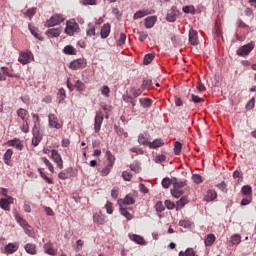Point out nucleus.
Returning <instances> with one entry per match:
<instances>
[{
  "mask_svg": "<svg viewBox=\"0 0 256 256\" xmlns=\"http://www.w3.org/2000/svg\"><path fill=\"white\" fill-rule=\"evenodd\" d=\"M163 145H165V142H163V140L161 139H155L153 142L149 143V148L150 149H157L159 147H163Z\"/></svg>",
  "mask_w": 256,
  "mask_h": 256,
  "instance_id": "nucleus-26",
  "label": "nucleus"
},
{
  "mask_svg": "<svg viewBox=\"0 0 256 256\" xmlns=\"http://www.w3.org/2000/svg\"><path fill=\"white\" fill-rule=\"evenodd\" d=\"M106 157H107V165L108 167H113V165H115V156L113 155V153H111V151H106Z\"/></svg>",
  "mask_w": 256,
  "mask_h": 256,
  "instance_id": "nucleus-29",
  "label": "nucleus"
},
{
  "mask_svg": "<svg viewBox=\"0 0 256 256\" xmlns=\"http://www.w3.org/2000/svg\"><path fill=\"white\" fill-rule=\"evenodd\" d=\"M93 221L97 225H105V215H103V213H101V212L95 213L93 215Z\"/></svg>",
  "mask_w": 256,
  "mask_h": 256,
  "instance_id": "nucleus-16",
  "label": "nucleus"
},
{
  "mask_svg": "<svg viewBox=\"0 0 256 256\" xmlns=\"http://www.w3.org/2000/svg\"><path fill=\"white\" fill-rule=\"evenodd\" d=\"M230 241L232 245H239L241 243V235L239 234H234L231 236Z\"/></svg>",
  "mask_w": 256,
  "mask_h": 256,
  "instance_id": "nucleus-41",
  "label": "nucleus"
},
{
  "mask_svg": "<svg viewBox=\"0 0 256 256\" xmlns=\"http://www.w3.org/2000/svg\"><path fill=\"white\" fill-rule=\"evenodd\" d=\"M101 91V95H103V97L109 98V93H111V89H109V86L104 85L101 87L100 89Z\"/></svg>",
  "mask_w": 256,
  "mask_h": 256,
  "instance_id": "nucleus-42",
  "label": "nucleus"
},
{
  "mask_svg": "<svg viewBox=\"0 0 256 256\" xmlns=\"http://www.w3.org/2000/svg\"><path fill=\"white\" fill-rule=\"evenodd\" d=\"M120 213L121 215H123V217L127 218L128 221H131V219H133V215H131V213H129L126 208H123L122 205H120Z\"/></svg>",
  "mask_w": 256,
  "mask_h": 256,
  "instance_id": "nucleus-35",
  "label": "nucleus"
},
{
  "mask_svg": "<svg viewBox=\"0 0 256 256\" xmlns=\"http://www.w3.org/2000/svg\"><path fill=\"white\" fill-rule=\"evenodd\" d=\"M28 27H29L30 33H32V35L36 37V39H41V37L39 36V33L37 32V28L32 27L31 24H29Z\"/></svg>",
  "mask_w": 256,
  "mask_h": 256,
  "instance_id": "nucleus-53",
  "label": "nucleus"
},
{
  "mask_svg": "<svg viewBox=\"0 0 256 256\" xmlns=\"http://www.w3.org/2000/svg\"><path fill=\"white\" fill-rule=\"evenodd\" d=\"M41 159L46 167H48L49 171L55 173V168L53 167V164H51V161H49V159H47L46 157H42Z\"/></svg>",
  "mask_w": 256,
  "mask_h": 256,
  "instance_id": "nucleus-40",
  "label": "nucleus"
},
{
  "mask_svg": "<svg viewBox=\"0 0 256 256\" xmlns=\"http://www.w3.org/2000/svg\"><path fill=\"white\" fill-rule=\"evenodd\" d=\"M131 171H134V173H141V165L139 163H134L130 165Z\"/></svg>",
  "mask_w": 256,
  "mask_h": 256,
  "instance_id": "nucleus-50",
  "label": "nucleus"
},
{
  "mask_svg": "<svg viewBox=\"0 0 256 256\" xmlns=\"http://www.w3.org/2000/svg\"><path fill=\"white\" fill-rule=\"evenodd\" d=\"M11 157H13V150L11 149H7L4 156H3V160H4V163L6 165H9L11 166Z\"/></svg>",
  "mask_w": 256,
  "mask_h": 256,
  "instance_id": "nucleus-22",
  "label": "nucleus"
},
{
  "mask_svg": "<svg viewBox=\"0 0 256 256\" xmlns=\"http://www.w3.org/2000/svg\"><path fill=\"white\" fill-rule=\"evenodd\" d=\"M111 33V24L106 23L101 27L100 35L101 39H107Z\"/></svg>",
  "mask_w": 256,
  "mask_h": 256,
  "instance_id": "nucleus-12",
  "label": "nucleus"
},
{
  "mask_svg": "<svg viewBox=\"0 0 256 256\" xmlns=\"http://www.w3.org/2000/svg\"><path fill=\"white\" fill-rule=\"evenodd\" d=\"M188 203L189 200L187 197L183 196L176 202V209H183V207H185Z\"/></svg>",
  "mask_w": 256,
  "mask_h": 256,
  "instance_id": "nucleus-27",
  "label": "nucleus"
},
{
  "mask_svg": "<svg viewBox=\"0 0 256 256\" xmlns=\"http://www.w3.org/2000/svg\"><path fill=\"white\" fill-rule=\"evenodd\" d=\"M85 67H87V60H85L84 58L73 60L72 62H70V65H69V68L72 69V71L85 69Z\"/></svg>",
  "mask_w": 256,
  "mask_h": 256,
  "instance_id": "nucleus-5",
  "label": "nucleus"
},
{
  "mask_svg": "<svg viewBox=\"0 0 256 256\" xmlns=\"http://www.w3.org/2000/svg\"><path fill=\"white\" fill-rule=\"evenodd\" d=\"M1 71L3 75H6V77H15L16 79H19V74L13 73V69H9L8 67H1Z\"/></svg>",
  "mask_w": 256,
  "mask_h": 256,
  "instance_id": "nucleus-21",
  "label": "nucleus"
},
{
  "mask_svg": "<svg viewBox=\"0 0 256 256\" xmlns=\"http://www.w3.org/2000/svg\"><path fill=\"white\" fill-rule=\"evenodd\" d=\"M32 133L34 135V137L32 139V145H34V147H37V145H39V143H41V136L39 135V132H37V124L34 125Z\"/></svg>",
  "mask_w": 256,
  "mask_h": 256,
  "instance_id": "nucleus-14",
  "label": "nucleus"
},
{
  "mask_svg": "<svg viewBox=\"0 0 256 256\" xmlns=\"http://www.w3.org/2000/svg\"><path fill=\"white\" fill-rule=\"evenodd\" d=\"M86 35L87 37H95L96 33H95V25L89 23L88 24V28L86 30Z\"/></svg>",
  "mask_w": 256,
  "mask_h": 256,
  "instance_id": "nucleus-33",
  "label": "nucleus"
},
{
  "mask_svg": "<svg viewBox=\"0 0 256 256\" xmlns=\"http://www.w3.org/2000/svg\"><path fill=\"white\" fill-rule=\"evenodd\" d=\"M172 185L173 189H171V195L172 197H175V199H179V197L185 193V185H187V181H178L177 178H172Z\"/></svg>",
  "mask_w": 256,
  "mask_h": 256,
  "instance_id": "nucleus-1",
  "label": "nucleus"
},
{
  "mask_svg": "<svg viewBox=\"0 0 256 256\" xmlns=\"http://www.w3.org/2000/svg\"><path fill=\"white\" fill-rule=\"evenodd\" d=\"M139 102H140L141 107H143L144 109H149V107H151V105H153V100H151L149 98H140Z\"/></svg>",
  "mask_w": 256,
  "mask_h": 256,
  "instance_id": "nucleus-25",
  "label": "nucleus"
},
{
  "mask_svg": "<svg viewBox=\"0 0 256 256\" xmlns=\"http://www.w3.org/2000/svg\"><path fill=\"white\" fill-rule=\"evenodd\" d=\"M255 107V98H252L247 104H246V109L248 111H251V109H254Z\"/></svg>",
  "mask_w": 256,
  "mask_h": 256,
  "instance_id": "nucleus-63",
  "label": "nucleus"
},
{
  "mask_svg": "<svg viewBox=\"0 0 256 256\" xmlns=\"http://www.w3.org/2000/svg\"><path fill=\"white\" fill-rule=\"evenodd\" d=\"M155 23H157V16H149L145 18L146 29H152V27H155Z\"/></svg>",
  "mask_w": 256,
  "mask_h": 256,
  "instance_id": "nucleus-17",
  "label": "nucleus"
},
{
  "mask_svg": "<svg viewBox=\"0 0 256 256\" xmlns=\"http://www.w3.org/2000/svg\"><path fill=\"white\" fill-rule=\"evenodd\" d=\"M153 85V81L151 79H144L141 88L143 90L149 89Z\"/></svg>",
  "mask_w": 256,
  "mask_h": 256,
  "instance_id": "nucleus-47",
  "label": "nucleus"
},
{
  "mask_svg": "<svg viewBox=\"0 0 256 256\" xmlns=\"http://www.w3.org/2000/svg\"><path fill=\"white\" fill-rule=\"evenodd\" d=\"M215 239V234H208L206 239L204 240L206 247H211V245L215 243Z\"/></svg>",
  "mask_w": 256,
  "mask_h": 256,
  "instance_id": "nucleus-30",
  "label": "nucleus"
},
{
  "mask_svg": "<svg viewBox=\"0 0 256 256\" xmlns=\"http://www.w3.org/2000/svg\"><path fill=\"white\" fill-rule=\"evenodd\" d=\"M17 115L22 119V121H29V112L23 108L17 110Z\"/></svg>",
  "mask_w": 256,
  "mask_h": 256,
  "instance_id": "nucleus-23",
  "label": "nucleus"
},
{
  "mask_svg": "<svg viewBox=\"0 0 256 256\" xmlns=\"http://www.w3.org/2000/svg\"><path fill=\"white\" fill-rule=\"evenodd\" d=\"M218 189L222 191V193H227V184L225 181H222L221 183L217 184Z\"/></svg>",
  "mask_w": 256,
  "mask_h": 256,
  "instance_id": "nucleus-60",
  "label": "nucleus"
},
{
  "mask_svg": "<svg viewBox=\"0 0 256 256\" xmlns=\"http://www.w3.org/2000/svg\"><path fill=\"white\" fill-rule=\"evenodd\" d=\"M179 226L184 227V229H189V227H191V222L189 220H180Z\"/></svg>",
  "mask_w": 256,
  "mask_h": 256,
  "instance_id": "nucleus-56",
  "label": "nucleus"
},
{
  "mask_svg": "<svg viewBox=\"0 0 256 256\" xmlns=\"http://www.w3.org/2000/svg\"><path fill=\"white\" fill-rule=\"evenodd\" d=\"M166 21L169 23H175V21H177V14L169 13L166 17Z\"/></svg>",
  "mask_w": 256,
  "mask_h": 256,
  "instance_id": "nucleus-55",
  "label": "nucleus"
},
{
  "mask_svg": "<svg viewBox=\"0 0 256 256\" xmlns=\"http://www.w3.org/2000/svg\"><path fill=\"white\" fill-rule=\"evenodd\" d=\"M48 37H59L61 35V30L59 28H51L46 31Z\"/></svg>",
  "mask_w": 256,
  "mask_h": 256,
  "instance_id": "nucleus-28",
  "label": "nucleus"
},
{
  "mask_svg": "<svg viewBox=\"0 0 256 256\" xmlns=\"http://www.w3.org/2000/svg\"><path fill=\"white\" fill-rule=\"evenodd\" d=\"M192 180L194 181V183H196V185L203 183V177H201V175H199V174H193Z\"/></svg>",
  "mask_w": 256,
  "mask_h": 256,
  "instance_id": "nucleus-51",
  "label": "nucleus"
},
{
  "mask_svg": "<svg viewBox=\"0 0 256 256\" xmlns=\"http://www.w3.org/2000/svg\"><path fill=\"white\" fill-rule=\"evenodd\" d=\"M35 13H37V8H29L25 13V17H28L29 20L31 21V19H33V15H35Z\"/></svg>",
  "mask_w": 256,
  "mask_h": 256,
  "instance_id": "nucleus-43",
  "label": "nucleus"
},
{
  "mask_svg": "<svg viewBox=\"0 0 256 256\" xmlns=\"http://www.w3.org/2000/svg\"><path fill=\"white\" fill-rule=\"evenodd\" d=\"M118 203L121 205H133L135 203V199L131 197V195H127L123 200H119Z\"/></svg>",
  "mask_w": 256,
  "mask_h": 256,
  "instance_id": "nucleus-31",
  "label": "nucleus"
},
{
  "mask_svg": "<svg viewBox=\"0 0 256 256\" xmlns=\"http://www.w3.org/2000/svg\"><path fill=\"white\" fill-rule=\"evenodd\" d=\"M252 192H253V190H252L251 186L247 185V186L242 187L243 195H251Z\"/></svg>",
  "mask_w": 256,
  "mask_h": 256,
  "instance_id": "nucleus-58",
  "label": "nucleus"
},
{
  "mask_svg": "<svg viewBox=\"0 0 256 256\" xmlns=\"http://www.w3.org/2000/svg\"><path fill=\"white\" fill-rule=\"evenodd\" d=\"M111 169H113V167H109V164H107V166L101 170L102 177H107V175L111 173Z\"/></svg>",
  "mask_w": 256,
  "mask_h": 256,
  "instance_id": "nucleus-54",
  "label": "nucleus"
},
{
  "mask_svg": "<svg viewBox=\"0 0 256 256\" xmlns=\"http://www.w3.org/2000/svg\"><path fill=\"white\" fill-rule=\"evenodd\" d=\"M190 101H193V103H203V101H205V99H203L195 94H191Z\"/></svg>",
  "mask_w": 256,
  "mask_h": 256,
  "instance_id": "nucleus-52",
  "label": "nucleus"
},
{
  "mask_svg": "<svg viewBox=\"0 0 256 256\" xmlns=\"http://www.w3.org/2000/svg\"><path fill=\"white\" fill-rule=\"evenodd\" d=\"M79 31V24L74 19L66 22L65 34L73 37Z\"/></svg>",
  "mask_w": 256,
  "mask_h": 256,
  "instance_id": "nucleus-2",
  "label": "nucleus"
},
{
  "mask_svg": "<svg viewBox=\"0 0 256 256\" xmlns=\"http://www.w3.org/2000/svg\"><path fill=\"white\" fill-rule=\"evenodd\" d=\"M44 253L47 255H57V250L53 249V244L51 242H47L44 244Z\"/></svg>",
  "mask_w": 256,
  "mask_h": 256,
  "instance_id": "nucleus-18",
  "label": "nucleus"
},
{
  "mask_svg": "<svg viewBox=\"0 0 256 256\" xmlns=\"http://www.w3.org/2000/svg\"><path fill=\"white\" fill-rule=\"evenodd\" d=\"M183 145L181 144V142L177 141L174 144V153L175 155H180L181 154V149H182Z\"/></svg>",
  "mask_w": 256,
  "mask_h": 256,
  "instance_id": "nucleus-48",
  "label": "nucleus"
},
{
  "mask_svg": "<svg viewBox=\"0 0 256 256\" xmlns=\"http://www.w3.org/2000/svg\"><path fill=\"white\" fill-rule=\"evenodd\" d=\"M21 131L23 133H29V122H28V120L23 121V124L21 126Z\"/></svg>",
  "mask_w": 256,
  "mask_h": 256,
  "instance_id": "nucleus-59",
  "label": "nucleus"
},
{
  "mask_svg": "<svg viewBox=\"0 0 256 256\" xmlns=\"http://www.w3.org/2000/svg\"><path fill=\"white\" fill-rule=\"evenodd\" d=\"M138 143L140 144V145H148V147H149V139H147L146 137H145V135H143V134H140L139 136H138Z\"/></svg>",
  "mask_w": 256,
  "mask_h": 256,
  "instance_id": "nucleus-44",
  "label": "nucleus"
},
{
  "mask_svg": "<svg viewBox=\"0 0 256 256\" xmlns=\"http://www.w3.org/2000/svg\"><path fill=\"white\" fill-rule=\"evenodd\" d=\"M155 59V54L149 53L144 56V65H149Z\"/></svg>",
  "mask_w": 256,
  "mask_h": 256,
  "instance_id": "nucleus-45",
  "label": "nucleus"
},
{
  "mask_svg": "<svg viewBox=\"0 0 256 256\" xmlns=\"http://www.w3.org/2000/svg\"><path fill=\"white\" fill-rule=\"evenodd\" d=\"M183 13H191V15H195L197 13V10L195 9V6L190 5V6H184L182 8Z\"/></svg>",
  "mask_w": 256,
  "mask_h": 256,
  "instance_id": "nucleus-39",
  "label": "nucleus"
},
{
  "mask_svg": "<svg viewBox=\"0 0 256 256\" xmlns=\"http://www.w3.org/2000/svg\"><path fill=\"white\" fill-rule=\"evenodd\" d=\"M105 209H106V213H108V215H112L113 214V203L108 201L105 205Z\"/></svg>",
  "mask_w": 256,
  "mask_h": 256,
  "instance_id": "nucleus-57",
  "label": "nucleus"
},
{
  "mask_svg": "<svg viewBox=\"0 0 256 256\" xmlns=\"http://www.w3.org/2000/svg\"><path fill=\"white\" fill-rule=\"evenodd\" d=\"M253 49H255V44L253 42H250L246 45L241 46L237 50L236 54L239 55V57H245L249 55V53H251Z\"/></svg>",
  "mask_w": 256,
  "mask_h": 256,
  "instance_id": "nucleus-4",
  "label": "nucleus"
},
{
  "mask_svg": "<svg viewBox=\"0 0 256 256\" xmlns=\"http://www.w3.org/2000/svg\"><path fill=\"white\" fill-rule=\"evenodd\" d=\"M165 159H167V156L160 154L155 157L154 161H155V163H163V161H165Z\"/></svg>",
  "mask_w": 256,
  "mask_h": 256,
  "instance_id": "nucleus-64",
  "label": "nucleus"
},
{
  "mask_svg": "<svg viewBox=\"0 0 256 256\" xmlns=\"http://www.w3.org/2000/svg\"><path fill=\"white\" fill-rule=\"evenodd\" d=\"M133 175H131V173L124 171L122 172V178L124 179V181H131Z\"/></svg>",
  "mask_w": 256,
  "mask_h": 256,
  "instance_id": "nucleus-62",
  "label": "nucleus"
},
{
  "mask_svg": "<svg viewBox=\"0 0 256 256\" xmlns=\"http://www.w3.org/2000/svg\"><path fill=\"white\" fill-rule=\"evenodd\" d=\"M102 124H103V112H97L95 116V122H94L95 133H99V131H101Z\"/></svg>",
  "mask_w": 256,
  "mask_h": 256,
  "instance_id": "nucleus-8",
  "label": "nucleus"
},
{
  "mask_svg": "<svg viewBox=\"0 0 256 256\" xmlns=\"http://www.w3.org/2000/svg\"><path fill=\"white\" fill-rule=\"evenodd\" d=\"M38 171H39L42 179H45L46 183H48L49 185H53V179L47 177V175L45 173H43V171H41V168H39Z\"/></svg>",
  "mask_w": 256,
  "mask_h": 256,
  "instance_id": "nucleus-49",
  "label": "nucleus"
},
{
  "mask_svg": "<svg viewBox=\"0 0 256 256\" xmlns=\"http://www.w3.org/2000/svg\"><path fill=\"white\" fill-rule=\"evenodd\" d=\"M48 123L50 127H53L54 129H61V124H59V119L54 114L48 115Z\"/></svg>",
  "mask_w": 256,
  "mask_h": 256,
  "instance_id": "nucleus-10",
  "label": "nucleus"
},
{
  "mask_svg": "<svg viewBox=\"0 0 256 256\" xmlns=\"http://www.w3.org/2000/svg\"><path fill=\"white\" fill-rule=\"evenodd\" d=\"M26 253L29 255H37V246L33 243H28L24 246Z\"/></svg>",
  "mask_w": 256,
  "mask_h": 256,
  "instance_id": "nucleus-19",
  "label": "nucleus"
},
{
  "mask_svg": "<svg viewBox=\"0 0 256 256\" xmlns=\"http://www.w3.org/2000/svg\"><path fill=\"white\" fill-rule=\"evenodd\" d=\"M14 217H15L17 223H19V225H21L22 229H25V227H31V225H29L27 220H25V219H23V217H21L19 212H14Z\"/></svg>",
  "mask_w": 256,
  "mask_h": 256,
  "instance_id": "nucleus-13",
  "label": "nucleus"
},
{
  "mask_svg": "<svg viewBox=\"0 0 256 256\" xmlns=\"http://www.w3.org/2000/svg\"><path fill=\"white\" fill-rule=\"evenodd\" d=\"M74 87L79 91L80 93L85 91V83H83L81 80H77L74 84Z\"/></svg>",
  "mask_w": 256,
  "mask_h": 256,
  "instance_id": "nucleus-38",
  "label": "nucleus"
},
{
  "mask_svg": "<svg viewBox=\"0 0 256 256\" xmlns=\"http://www.w3.org/2000/svg\"><path fill=\"white\" fill-rule=\"evenodd\" d=\"M63 53H65V55H75L77 53V50H75L73 46L67 45L66 47H64Z\"/></svg>",
  "mask_w": 256,
  "mask_h": 256,
  "instance_id": "nucleus-34",
  "label": "nucleus"
},
{
  "mask_svg": "<svg viewBox=\"0 0 256 256\" xmlns=\"http://www.w3.org/2000/svg\"><path fill=\"white\" fill-rule=\"evenodd\" d=\"M81 5H97V0H81Z\"/></svg>",
  "mask_w": 256,
  "mask_h": 256,
  "instance_id": "nucleus-61",
  "label": "nucleus"
},
{
  "mask_svg": "<svg viewBox=\"0 0 256 256\" xmlns=\"http://www.w3.org/2000/svg\"><path fill=\"white\" fill-rule=\"evenodd\" d=\"M171 183L173 184V178H172V179H170V178H164V179L162 180V187H163L164 189H169Z\"/></svg>",
  "mask_w": 256,
  "mask_h": 256,
  "instance_id": "nucleus-46",
  "label": "nucleus"
},
{
  "mask_svg": "<svg viewBox=\"0 0 256 256\" xmlns=\"http://www.w3.org/2000/svg\"><path fill=\"white\" fill-rule=\"evenodd\" d=\"M63 21H65V17H63V15L55 14L46 21V27H55V25H61Z\"/></svg>",
  "mask_w": 256,
  "mask_h": 256,
  "instance_id": "nucleus-6",
  "label": "nucleus"
},
{
  "mask_svg": "<svg viewBox=\"0 0 256 256\" xmlns=\"http://www.w3.org/2000/svg\"><path fill=\"white\" fill-rule=\"evenodd\" d=\"M217 199V193L215 190H208L206 195V201H215Z\"/></svg>",
  "mask_w": 256,
  "mask_h": 256,
  "instance_id": "nucleus-36",
  "label": "nucleus"
},
{
  "mask_svg": "<svg viewBox=\"0 0 256 256\" xmlns=\"http://www.w3.org/2000/svg\"><path fill=\"white\" fill-rule=\"evenodd\" d=\"M17 249H19L18 243H9L8 245L5 246V252L8 253L9 255H12V253H15Z\"/></svg>",
  "mask_w": 256,
  "mask_h": 256,
  "instance_id": "nucleus-20",
  "label": "nucleus"
},
{
  "mask_svg": "<svg viewBox=\"0 0 256 256\" xmlns=\"http://www.w3.org/2000/svg\"><path fill=\"white\" fill-rule=\"evenodd\" d=\"M9 145H11V147H15L16 149H19L21 151V149H23V145L21 144V141H19V139H14V140H10Z\"/></svg>",
  "mask_w": 256,
  "mask_h": 256,
  "instance_id": "nucleus-37",
  "label": "nucleus"
},
{
  "mask_svg": "<svg viewBox=\"0 0 256 256\" xmlns=\"http://www.w3.org/2000/svg\"><path fill=\"white\" fill-rule=\"evenodd\" d=\"M10 205H13V197L7 196L6 198L0 200V207L4 211H9Z\"/></svg>",
  "mask_w": 256,
  "mask_h": 256,
  "instance_id": "nucleus-9",
  "label": "nucleus"
},
{
  "mask_svg": "<svg viewBox=\"0 0 256 256\" xmlns=\"http://www.w3.org/2000/svg\"><path fill=\"white\" fill-rule=\"evenodd\" d=\"M147 15H151V11L139 10L133 15V19H143V17H147Z\"/></svg>",
  "mask_w": 256,
  "mask_h": 256,
  "instance_id": "nucleus-24",
  "label": "nucleus"
},
{
  "mask_svg": "<svg viewBox=\"0 0 256 256\" xmlns=\"http://www.w3.org/2000/svg\"><path fill=\"white\" fill-rule=\"evenodd\" d=\"M57 97H58V103H62V101H65V99L67 98V93L63 88H60L58 90Z\"/></svg>",
  "mask_w": 256,
  "mask_h": 256,
  "instance_id": "nucleus-32",
  "label": "nucleus"
},
{
  "mask_svg": "<svg viewBox=\"0 0 256 256\" xmlns=\"http://www.w3.org/2000/svg\"><path fill=\"white\" fill-rule=\"evenodd\" d=\"M33 59H34L33 52H31L29 50L21 51L19 53L18 61L22 65H27L28 63H31V61H33Z\"/></svg>",
  "mask_w": 256,
  "mask_h": 256,
  "instance_id": "nucleus-3",
  "label": "nucleus"
},
{
  "mask_svg": "<svg viewBox=\"0 0 256 256\" xmlns=\"http://www.w3.org/2000/svg\"><path fill=\"white\" fill-rule=\"evenodd\" d=\"M129 239L130 241H133L134 243H136L137 245H145V239L137 234H129Z\"/></svg>",
  "mask_w": 256,
  "mask_h": 256,
  "instance_id": "nucleus-15",
  "label": "nucleus"
},
{
  "mask_svg": "<svg viewBox=\"0 0 256 256\" xmlns=\"http://www.w3.org/2000/svg\"><path fill=\"white\" fill-rule=\"evenodd\" d=\"M51 159L54 161V163H56L59 169H63V159L61 158V154H59V151L53 149L51 151Z\"/></svg>",
  "mask_w": 256,
  "mask_h": 256,
  "instance_id": "nucleus-7",
  "label": "nucleus"
},
{
  "mask_svg": "<svg viewBox=\"0 0 256 256\" xmlns=\"http://www.w3.org/2000/svg\"><path fill=\"white\" fill-rule=\"evenodd\" d=\"M189 43L191 45H199V36L197 30L191 29L189 31Z\"/></svg>",
  "mask_w": 256,
  "mask_h": 256,
  "instance_id": "nucleus-11",
  "label": "nucleus"
}]
</instances>
